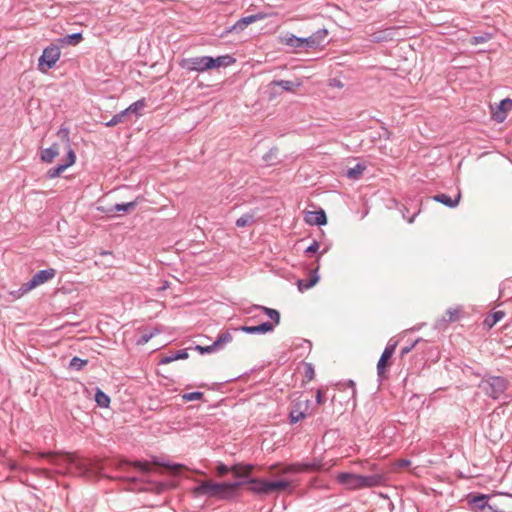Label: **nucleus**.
<instances>
[{"mask_svg": "<svg viewBox=\"0 0 512 512\" xmlns=\"http://www.w3.org/2000/svg\"><path fill=\"white\" fill-rule=\"evenodd\" d=\"M101 254L102 255H106V254H109V252L108 251H103V252H101Z\"/></svg>", "mask_w": 512, "mask_h": 512, "instance_id": "60", "label": "nucleus"}, {"mask_svg": "<svg viewBox=\"0 0 512 512\" xmlns=\"http://www.w3.org/2000/svg\"><path fill=\"white\" fill-rule=\"evenodd\" d=\"M255 309L262 310L272 321L274 326L278 325L280 322V313L276 309L264 307V306H255Z\"/></svg>", "mask_w": 512, "mask_h": 512, "instance_id": "31", "label": "nucleus"}, {"mask_svg": "<svg viewBox=\"0 0 512 512\" xmlns=\"http://www.w3.org/2000/svg\"><path fill=\"white\" fill-rule=\"evenodd\" d=\"M335 86L341 87L342 84L340 83V81H336Z\"/></svg>", "mask_w": 512, "mask_h": 512, "instance_id": "58", "label": "nucleus"}, {"mask_svg": "<svg viewBox=\"0 0 512 512\" xmlns=\"http://www.w3.org/2000/svg\"><path fill=\"white\" fill-rule=\"evenodd\" d=\"M318 268L314 269L308 279H299L297 281V287L300 292H304L313 286H315L319 281V276L317 274Z\"/></svg>", "mask_w": 512, "mask_h": 512, "instance_id": "21", "label": "nucleus"}, {"mask_svg": "<svg viewBox=\"0 0 512 512\" xmlns=\"http://www.w3.org/2000/svg\"><path fill=\"white\" fill-rule=\"evenodd\" d=\"M403 218L408 221V223H413L415 220V217L419 214L420 209L415 207L414 211L410 213V209L406 205H402L399 209Z\"/></svg>", "mask_w": 512, "mask_h": 512, "instance_id": "36", "label": "nucleus"}, {"mask_svg": "<svg viewBox=\"0 0 512 512\" xmlns=\"http://www.w3.org/2000/svg\"><path fill=\"white\" fill-rule=\"evenodd\" d=\"M420 344L425 345L426 341L419 338V339H416L414 342H412L410 345L402 347V349L400 351V357L404 358L408 353H410L414 348H417V346Z\"/></svg>", "mask_w": 512, "mask_h": 512, "instance_id": "41", "label": "nucleus"}, {"mask_svg": "<svg viewBox=\"0 0 512 512\" xmlns=\"http://www.w3.org/2000/svg\"><path fill=\"white\" fill-rule=\"evenodd\" d=\"M67 169V165H64V164H59L57 165L56 167H53V168H50L47 173H46V176L47 178L49 179H54L58 176H60V174L62 172H64L65 170Z\"/></svg>", "mask_w": 512, "mask_h": 512, "instance_id": "42", "label": "nucleus"}, {"mask_svg": "<svg viewBox=\"0 0 512 512\" xmlns=\"http://www.w3.org/2000/svg\"><path fill=\"white\" fill-rule=\"evenodd\" d=\"M236 62V59L231 56V55H221V56H218L216 58H213V57H209V66H210V69H213V68H219V67H227L233 63Z\"/></svg>", "mask_w": 512, "mask_h": 512, "instance_id": "20", "label": "nucleus"}, {"mask_svg": "<svg viewBox=\"0 0 512 512\" xmlns=\"http://www.w3.org/2000/svg\"><path fill=\"white\" fill-rule=\"evenodd\" d=\"M491 37L492 36L489 33H485V34L479 35V36H473L471 38V44L477 45V44L485 43V42L489 41L491 39Z\"/></svg>", "mask_w": 512, "mask_h": 512, "instance_id": "46", "label": "nucleus"}, {"mask_svg": "<svg viewBox=\"0 0 512 512\" xmlns=\"http://www.w3.org/2000/svg\"><path fill=\"white\" fill-rule=\"evenodd\" d=\"M274 152H277V150H273V149H271V150L267 153V155H265V156L263 157V158H264V160H265V161H268L269 159H271V158H272V155L274 154Z\"/></svg>", "mask_w": 512, "mask_h": 512, "instance_id": "57", "label": "nucleus"}, {"mask_svg": "<svg viewBox=\"0 0 512 512\" xmlns=\"http://www.w3.org/2000/svg\"><path fill=\"white\" fill-rule=\"evenodd\" d=\"M509 382L502 376H488L481 380L479 387L490 398L497 400L508 389Z\"/></svg>", "mask_w": 512, "mask_h": 512, "instance_id": "2", "label": "nucleus"}, {"mask_svg": "<svg viewBox=\"0 0 512 512\" xmlns=\"http://www.w3.org/2000/svg\"><path fill=\"white\" fill-rule=\"evenodd\" d=\"M328 35V31L326 29H319L309 36L310 40V48L316 49L323 45L326 37Z\"/></svg>", "mask_w": 512, "mask_h": 512, "instance_id": "22", "label": "nucleus"}, {"mask_svg": "<svg viewBox=\"0 0 512 512\" xmlns=\"http://www.w3.org/2000/svg\"><path fill=\"white\" fill-rule=\"evenodd\" d=\"M512 109V100L509 98L503 99L497 106V109L493 112V119L502 123L506 120L508 112Z\"/></svg>", "mask_w": 512, "mask_h": 512, "instance_id": "14", "label": "nucleus"}, {"mask_svg": "<svg viewBox=\"0 0 512 512\" xmlns=\"http://www.w3.org/2000/svg\"><path fill=\"white\" fill-rule=\"evenodd\" d=\"M269 483V492L272 493L274 491H284L290 487V482L287 480H276V481H268Z\"/></svg>", "mask_w": 512, "mask_h": 512, "instance_id": "34", "label": "nucleus"}, {"mask_svg": "<svg viewBox=\"0 0 512 512\" xmlns=\"http://www.w3.org/2000/svg\"><path fill=\"white\" fill-rule=\"evenodd\" d=\"M315 377V369L312 363H305L304 365V378L305 381H311Z\"/></svg>", "mask_w": 512, "mask_h": 512, "instance_id": "43", "label": "nucleus"}, {"mask_svg": "<svg viewBox=\"0 0 512 512\" xmlns=\"http://www.w3.org/2000/svg\"><path fill=\"white\" fill-rule=\"evenodd\" d=\"M40 284L36 280L35 276H33L29 281L23 283L19 289L20 295H24L25 293L29 292L30 290L34 289L35 287L39 286Z\"/></svg>", "mask_w": 512, "mask_h": 512, "instance_id": "39", "label": "nucleus"}, {"mask_svg": "<svg viewBox=\"0 0 512 512\" xmlns=\"http://www.w3.org/2000/svg\"><path fill=\"white\" fill-rule=\"evenodd\" d=\"M324 402H325L324 393L321 389H318L316 391V403L318 405H322Z\"/></svg>", "mask_w": 512, "mask_h": 512, "instance_id": "52", "label": "nucleus"}, {"mask_svg": "<svg viewBox=\"0 0 512 512\" xmlns=\"http://www.w3.org/2000/svg\"><path fill=\"white\" fill-rule=\"evenodd\" d=\"M505 316L504 311L497 310L488 315L484 321L483 326L487 329H491L494 325H496L500 320H502Z\"/></svg>", "mask_w": 512, "mask_h": 512, "instance_id": "26", "label": "nucleus"}, {"mask_svg": "<svg viewBox=\"0 0 512 512\" xmlns=\"http://www.w3.org/2000/svg\"><path fill=\"white\" fill-rule=\"evenodd\" d=\"M58 154H59V147L55 143V144L51 145L49 148L43 149L41 151L40 158L45 163H51V162H53L54 158L56 156H58Z\"/></svg>", "mask_w": 512, "mask_h": 512, "instance_id": "25", "label": "nucleus"}, {"mask_svg": "<svg viewBox=\"0 0 512 512\" xmlns=\"http://www.w3.org/2000/svg\"><path fill=\"white\" fill-rule=\"evenodd\" d=\"M254 223V216L252 214H244L236 220V226L239 228L250 226Z\"/></svg>", "mask_w": 512, "mask_h": 512, "instance_id": "40", "label": "nucleus"}, {"mask_svg": "<svg viewBox=\"0 0 512 512\" xmlns=\"http://www.w3.org/2000/svg\"><path fill=\"white\" fill-rule=\"evenodd\" d=\"M489 496L486 494H477L469 500L471 510L474 512H485L491 505L488 503Z\"/></svg>", "mask_w": 512, "mask_h": 512, "instance_id": "15", "label": "nucleus"}, {"mask_svg": "<svg viewBox=\"0 0 512 512\" xmlns=\"http://www.w3.org/2000/svg\"><path fill=\"white\" fill-rule=\"evenodd\" d=\"M155 335V332H145L140 335L137 340L138 345H144L149 342V340Z\"/></svg>", "mask_w": 512, "mask_h": 512, "instance_id": "50", "label": "nucleus"}, {"mask_svg": "<svg viewBox=\"0 0 512 512\" xmlns=\"http://www.w3.org/2000/svg\"><path fill=\"white\" fill-rule=\"evenodd\" d=\"M216 474L218 477H223L225 476L226 474L228 473H232V466H228L224 463H219L217 466H216Z\"/></svg>", "mask_w": 512, "mask_h": 512, "instance_id": "44", "label": "nucleus"}, {"mask_svg": "<svg viewBox=\"0 0 512 512\" xmlns=\"http://www.w3.org/2000/svg\"><path fill=\"white\" fill-rule=\"evenodd\" d=\"M346 385L347 387L351 388L352 389V396L354 397L355 394H356V385H355V382L353 380H348L346 382Z\"/></svg>", "mask_w": 512, "mask_h": 512, "instance_id": "54", "label": "nucleus"}, {"mask_svg": "<svg viewBox=\"0 0 512 512\" xmlns=\"http://www.w3.org/2000/svg\"><path fill=\"white\" fill-rule=\"evenodd\" d=\"M32 473L36 476H41V475H45L47 473V471L42 468H35L32 470Z\"/></svg>", "mask_w": 512, "mask_h": 512, "instance_id": "56", "label": "nucleus"}, {"mask_svg": "<svg viewBox=\"0 0 512 512\" xmlns=\"http://www.w3.org/2000/svg\"><path fill=\"white\" fill-rule=\"evenodd\" d=\"M410 464H411V461L409 459H401L398 462V466L401 468L408 467V466H410Z\"/></svg>", "mask_w": 512, "mask_h": 512, "instance_id": "55", "label": "nucleus"}, {"mask_svg": "<svg viewBox=\"0 0 512 512\" xmlns=\"http://www.w3.org/2000/svg\"><path fill=\"white\" fill-rule=\"evenodd\" d=\"M460 198V192H458L454 198L444 193H438L432 197L434 201L439 202L449 208H455L459 204Z\"/></svg>", "mask_w": 512, "mask_h": 512, "instance_id": "19", "label": "nucleus"}, {"mask_svg": "<svg viewBox=\"0 0 512 512\" xmlns=\"http://www.w3.org/2000/svg\"><path fill=\"white\" fill-rule=\"evenodd\" d=\"M300 86V82L295 83L289 80H273L268 85L269 99H274L280 96L284 91L294 92L295 88Z\"/></svg>", "mask_w": 512, "mask_h": 512, "instance_id": "5", "label": "nucleus"}, {"mask_svg": "<svg viewBox=\"0 0 512 512\" xmlns=\"http://www.w3.org/2000/svg\"><path fill=\"white\" fill-rule=\"evenodd\" d=\"M366 168L367 167L364 163H357L354 167L348 168L344 172V176L351 180H359L362 177Z\"/></svg>", "mask_w": 512, "mask_h": 512, "instance_id": "23", "label": "nucleus"}, {"mask_svg": "<svg viewBox=\"0 0 512 512\" xmlns=\"http://www.w3.org/2000/svg\"><path fill=\"white\" fill-rule=\"evenodd\" d=\"M284 42L286 45H288L294 49H301V48L311 49L309 37L302 38V37H297L293 34H290L285 37Z\"/></svg>", "mask_w": 512, "mask_h": 512, "instance_id": "17", "label": "nucleus"}, {"mask_svg": "<svg viewBox=\"0 0 512 512\" xmlns=\"http://www.w3.org/2000/svg\"><path fill=\"white\" fill-rule=\"evenodd\" d=\"M56 275V270L53 268L40 270L34 274L36 280L41 285L51 279H53Z\"/></svg>", "mask_w": 512, "mask_h": 512, "instance_id": "27", "label": "nucleus"}, {"mask_svg": "<svg viewBox=\"0 0 512 512\" xmlns=\"http://www.w3.org/2000/svg\"><path fill=\"white\" fill-rule=\"evenodd\" d=\"M209 57L210 56H198L182 59L180 62V66L188 71H196V72H205L210 70L209 66Z\"/></svg>", "mask_w": 512, "mask_h": 512, "instance_id": "6", "label": "nucleus"}, {"mask_svg": "<svg viewBox=\"0 0 512 512\" xmlns=\"http://www.w3.org/2000/svg\"><path fill=\"white\" fill-rule=\"evenodd\" d=\"M69 129L68 128H65V127H61L58 132H57V135L58 137H60L63 141H65L67 143V145L70 144V137H69Z\"/></svg>", "mask_w": 512, "mask_h": 512, "instance_id": "49", "label": "nucleus"}, {"mask_svg": "<svg viewBox=\"0 0 512 512\" xmlns=\"http://www.w3.org/2000/svg\"><path fill=\"white\" fill-rule=\"evenodd\" d=\"M387 477L384 473H373L371 475H360L361 489L379 487L385 484Z\"/></svg>", "mask_w": 512, "mask_h": 512, "instance_id": "10", "label": "nucleus"}, {"mask_svg": "<svg viewBox=\"0 0 512 512\" xmlns=\"http://www.w3.org/2000/svg\"><path fill=\"white\" fill-rule=\"evenodd\" d=\"M137 205L138 199L128 203H117L111 209H109V212H129L135 209Z\"/></svg>", "mask_w": 512, "mask_h": 512, "instance_id": "28", "label": "nucleus"}, {"mask_svg": "<svg viewBox=\"0 0 512 512\" xmlns=\"http://www.w3.org/2000/svg\"><path fill=\"white\" fill-rule=\"evenodd\" d=\"M120 479L128 482L129 484H136L141 481V479L136 476H126V477H121Z\"/></svg>", "mask_w": 512, "mask_h": 512, "instance_id": "53", "label": "nucleus"}, {"mask_svg": "<svg viewBox=\"0 0 512 512\" xmlns=\"http://www.w3.org/2000/svg\"><path fill=\"white\" fill-rule=\"evenodd\" d=\"M319 243L318 241L314 240L305 250V253L307 254H311V253H316L318 250H319Z\"/></svg>", "mask_w": 512, "mask_h": 512, "instance_id": "51", "label": "nucleus"}, {"mask_svg": "<svg viewBox=\"0 0 512 512\" xmlns=\"http://www.w3.org/2000/svg\"><path fill=\"white\" fill-rule=\"evenodd\" d=\"M188 356L189 355L187 349L170 352L169 354L162 357V359L159 361V364H168L176 360L187 359Z\"/></svg>", "mask_w": 512, "mask_h": 512, "instance_id": "24", "label": "nucleus"}, {"mask_svg": "<svg viewBox=\"0 0 512 512\" xmlns=\"http://www.w3.org/2000/svg\"><path fill=\"white\" fill-rule=\"evenodd\" d=\"M202 397H203V393L199 392V391L184 393L182 395V399L184 401H195V400L201 399Z\"/></svg>", "mask_w": 512, "mask_h": 512, "instance_id": "45", "label": "nucleus"}, {"mask_svg": "<svg viewBox=\"0 0 512 512\" xmlns=\"http://www.w3.org/2000/svg\"><path fill=\"white\" fill-rule=\"evenodd\" d=\"M195 350H197L200 354H209V353L215 352L217 349H216L215 345L212 343L211 345H208V346L197 345L195 347Z\"/></svg>", "mask_w": 512, "mask_h": 512, "instance_id": "48", "label": "nucleus"}, {"mask_svg": "<svg viewBox=\"0 0 512 512\" xmlns=\"http://www.w3.org/2000/svg\"><path fill=\"white\" fill-rule=\"evenodd\" d=\"M76 155L73 149L70 147V144L68 145V151H67V157L66 162L63 163L64 165H67V168L72 166L75 163Z\"/></svg>", "mask_w": 512, "mask_h": 512, "instance_id": "47", "label": "nucleus"}, {"mask_svg": "<svg viewBox=\"0 0 512 512\" xmlns=\"http://www.w3.org/2000/svg\"><path fill=\"white\" fill-rule=\"evenodd\" d=\"M398 342L390 339L382 352L377 363V376L380 381L387 378L388 368L391 365V358L395 353Z\"/></svg>", "mask_w": 512, "mask_h": 512, "instance_id": "3", "label": "nucleus"}, {"mask_svg": "<svg viewBox=\"0 0 512 512\" xmlns=\"http://www.w3.org/2000/svg\"><path fill=\"white\" fill-rule=\"evenodd\" d=\"M235 330L247 334H266L274 330V324L272 322H263L255 326L243 325L238 328H235Z\"/></svg>", "mask_w": 512, "mask_h": 512, "instance_id": "13", "label": "nucleus"}, {"mask_svg": "<svg viewBox=\"0 0 512 512\" xmlns=\"http://www.w3.org/2000/svg\"><path fill=\"white\" fill-rule=\"evenodd\" d=\"M461 308H448L446 310L445 316H443L442 321L444 323L455 322L459 319Z\"/></svg>", "mask_w": 512, "mask_h": 512, "instance_id": "32", "label": "nucleus"}, {"mask_svg": "<svg viewBox=\"0 0 512 512\" xmlns=\"http://www.w3.org/2000/svg\"><path fill=\"white\" fill-rule=\"evenodd\" d=\"M233 340V336L229 331H224L218 334L216 340L213 342L216 349L223 348L226 344L230 343Z\"/></svg>", "mask_w": 512, "mask_h": 512, "instance_id": "29", "label": "nucleus"}, {"mask_svg": "<svg viewBox=\"0 0 512 512\" xmlns=\"http://www.w3.org/2000/svg\"><path fill=\"white\" fill-rule=\"evenodd\" d=\"M61 55L60 49L56 45L46 47L38 60V67L42 72L52 69Z\"/></svg>", "mask_w": 512, "mask_h": 512, "instance_id": "4", "label": "nucleus"}, {"mask_svg": "<svg viewBox=\"0 0 512 512\" xmlns=\"http://www.w3.org/2000/svg\"><path fill=\"white\" fill-rule=\"evenodd\" d=\"M265 17H266V14H264V13H257L254 15L242 17L235 24L229 26L225 32L238 34L241 31H243L249 24L254 23L258 20H262Z\"/></svg>", "mask_w": 512, "mask_h": 512, "instance_id": "8", "label": "nucleus"}, {"mask_svg": "<svg viewBox=\"0 0 512 512\" xmlns=\"http://www.w3.org/2000/svg\"><path fill=\"white\" fill-rule=\"evenodd\" d=\"M83 40L82 33H72L64 36L61 39V42L66 45L75 46L79 44Z\"/></svg>", "mask_w": 512, "mask_h": 512, "instance_id": "35", "label": "nucleus"}, {"mask_svg": "<svg viewBox=\"0 0 512 512\" xmlns=\"http://www.w3.org/2000/svg\"><path fill=\"white\" fill-rule=\"evenodd\" d=\"M305 222L309 225L322 226L327 223V217L324 210L309 211L305 215Z\"/></svg>", "mask_w": 512, "mask_h": 512, "instance_id": "16", "label": "nucleus"}, {"mask_svg": "<svg viewBox=\"0 0 512 512\" xmlns=\"http://www.w3.org/2000/svg\"><path fill=\"white\" fill-rule=\"evenodd\" d=\"M95 401L102 408H108L110 405V397L99 388H96Z\"/></svg>", "mask_w": 512, "mask_h": 512, "instance_id": "30", "label": "nucleus"}, {"mask_svg": "<svg viewBox=\"0 0 512 512\" xmlns=\"http://www.w3.org/2000/svg\"><path fill=\"white\" fill-rule=\"evenodd\" d=\"M310 405V400H295L291 411L289 413V420L291 424H295L300 420L306 418L307 411Z\"/></svg>", "mask_w": 512, "mask_h": 512, "instance_id": "7", "label": "nucleus"}, {"mask_svg": "<svg viewBox=\"0 0 512 512\" xmlns=\"http://www.w3.org/2000/svg\"><path fill=\"white\" fill-rule=\"evenodd\" d=\"M128 116V113L126 110H122L121 112L115 114L108 122H106L104 125L106 127H114L118 125L119 123H122L125 121V118Z\"/></svg>", "mask_w": 512, "mask_h": 512, "instance_id": "37", "label": "nucleus"}, {"mask_svg": "<svg viewBox=\"0 0 512 512\" xmlns=\"http://www.w3.org/2000/svg\"><path fill=\"white\" fill-rule=\"evenodd\" d=\"M322 467L321 461L314 460L308 463H294L290 464L287 468L288 472L291 473H303V472H315L320 470Z\"/></svg>", "mask_w": 512, "mask_h": 512, "instance_id": "12", "label": "nucleus"}, {"mask_svg": "<svg viewBox=\"0 0 512 512\" xmlns=\"http://www.w3.org/2000/svg\"><path fill=\"white\" fill-rule=\"evenodd\" d=\"M245 484H249L248 489L254 494H270L268 481L256 478L234 482L203 481L193 488L192 493L195 497L206 496L207 498H214L221 501H232L238 497V489Z\"/></svg>", "mask_w": 512, "mask_h": 512, "instance_id": "1", "label": "nucleus"}, {"mask_svg": "<svg viewBox=\"0 0 512 512\" xmlns=\"http://www.w3.org/2000/svg\"><path fill=\"white\" fill-rule=\"evenodd\" d=\"M39 457H46L45 453H39Z\"/></svg>", "mask_w": 512, "mask_h": 512, "instance_id": "59", "label": "nucleus"}, {"mask_svg": "<svg viewBox=\"0 0 512 512\" xmlns=\"http://www.w3.org/2000/svg\"><path fill=\"white\" fill-rule=\"evenodd\" d=\"M337 482L347 489L356 490L361 489L360 475L349 473V472H341L337 475Z\"/></svg>", "mask_w": 512, "mask_h": 512, "instance_id": "9", "label": "nucleus"}, {"mask_svg": "<svg viewBox=\"0 0 512 512\" xmlns=\"http://www.w3.org/2000/svg\"><path fill=\"white\" fill-rule=\"evenodd\" d=\"M130 467H133L143 474H148L151 471V467L149 463L147 462H141V461H134V462H128V461H122L119 463L118 468L121 471H127Z\"/></svg>", "mask_w": 512, "mask_h": 512, "instance_id": "18", "label": "nucleus"}, {"mask_svg": "<svg viewBox=\"0 0 512 512\" xmlns=\"http://www.w3.org/2000/svg\"><path fill=\"white\" fill-rule=\"evenodd\" d=\"M255 466L253 464L237 463L232 465V474L237 479L236 481H247L251 478V474Z\"/></svg>", "mask_w": 512, "mask_h": 512, "instance_id": "11", "label": "nucleus"}, {"mask_svg": "<svg viewBox=\"0 0 512 512\" xmlns=\"http://www.w3.org/2000/svg\"><path fill=\"white\" fill-rule=\"evenodd\" d=\"M88 364L87 359H81L77 356L70 360L69 368L72 370L80 371Z\"/></svg>", "mask_w": 512, "mask_h": 512, "instance_id": "38", "label": "nucleus"}, {"mask_svg": "<svg viewBox=\"0 0 512 512\" xmlns=\"http://www.w3.org/2000/svg\"><path fill=\"white\" fill-rule=\"evenodd\" d=\"M146 106V100L145 98H141L135 102H133L131 105H129L125 110L130 114L140 115L139 111L143 109Z\"/></svg>", "mask_w": 512, "mask_h": 512, "instance_id": "33", "label": "nucleus"}]
</instances>
